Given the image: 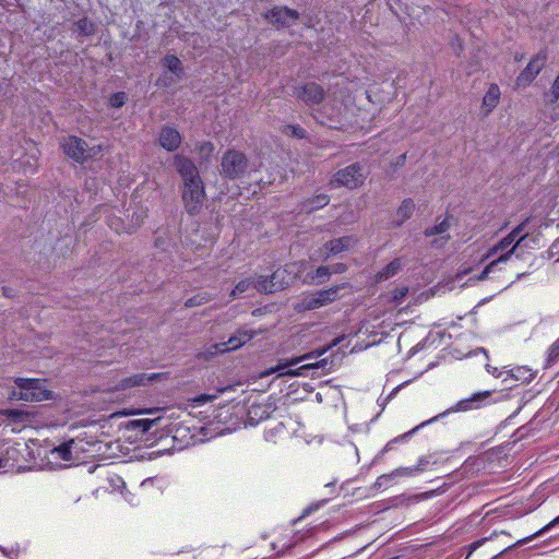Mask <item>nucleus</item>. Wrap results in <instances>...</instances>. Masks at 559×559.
<instances>
[{
    "instance_id": "412c9836",
    "label": "nucleus",
    "mask_w": 559,
    "mask_h": 559,
    "mask_svg": "<svg viewBox=\"0 0 559 559\" xmlns=\"http://www.w3.org/2000/svg\"><path fill=\"white\" fill-rule=\"evenodd\" d=\"M272 412L271 404H252L248 409V416L251 421L258 423L269 418Z\"/></svg>"
},
{
    "instance_id": "4c0bfd02",
    "label": "nucleus",
    "mask_w": 559,
    "mask_h": 559,
    "mask_svg": "<svg viewBox=\"0 0 559 559\" xmlns=\"http://www.w3.org/2000/svg\"><path fill=\"white\" fill-rule=\"evenodd\" d=\"M511 376L521 381H530L533 378V373L526 367H518L516 369L512 370Z\"/></svg>"
},
{
    "instance_id": "cd10ccee",
    "label": "nucleus",
    "mask_w": 559,
    "mask_h": 559,
    "mask_svg": "<svg viewBox=\"0 0 559 559\" xmlns=\"http://www.w3.org/2000/svg\"><path fill=\"white\" fill-rule=\"evenodd\" d=\"M548 102L551 104H556L554 108V114H551V119L557 120L559 118V74L555 79L549 93L547 94Z\"/></svg>"
},
{
    "instance_id": "6e6552de",
    "label": "nucleus",
    "mask_w": 559,
    "mask_h": 559,
    "mask_svg": "<svg viewBox=\"0 0 559 559\" xmlns=\"http://www.w3.org/2000/svg\"><path fill=\"white\" fill-rule=\"evenodd\" d=\"M293 96L305 105L311 107L320 104L324 99L325 93L321 85L311 82L295 86Z\"/></svg>"
},
{
    "instance_id": "052dcab7",
    "label": "nucleus",
    "mask_w": 559,
    "mask_h": 559,
    "mask_svg": "<svg viewBox=\"0 0 559 559\" xmlns=\"http://www.w3.org/2000/svg\"><path fill=\"white\" fill-rule=\"evenodd\" d=\"M406 158V155L404 154L402 157H401V160H404Z\"/></svg>"
},
{
    "instance_id": "3c124183",
    "label": "nucleus",
    "mask_w": 559,
    "mask_h": 559,
    "mask_svg": "<svg viewBox=\"0 0 559 559\" xmlns=\"http://www.w3.org/2000/svg\"><path fill=\"white\" fill-rule=\"evenodd\" d=\"M500 250L498 249L497 245L493 246L492 248H490L488 250V252L486 253V255L481 259V262H484L485 260L493 257L495 254H497Z\"/></svg>"
},
{
    "instance_id": "603ef678",
    "label": "nucleus",
    "mask_w": 559,
    "mask_h": 559,
    "mask_svg": "<svg viewBox=\"0 0 559 559\" xmlns=\"http://www.w3.org/2000/svg\"><path fill=\"white\" fill-rule=\"evenodd\" d=\"M215 397H216V395L202 394L199 397H197L195 401L200 402V403H205V402L213 401Z\"/></svg>"
},
{
    "instance_id": "7c9ffc66",
    "label": "nucleus",
    "mask_w": 559,
    "mask_h": 559,
    "mask_svg": "<svg viewBox=\"0 0 559 559\" xmlns=\"http://www.w3.org/2000/svg\"><path fill=\"white\" fill-rule=\"evenodd\" d=\"M336 344H337V341L335 340L328 347H324V348H321V349H316V350H312V352L307 353L305 355H301V356H298V357H294L293 361L290 364H299V362L308 360V359L318 358V357L322 356L329 348H331L332 346H335Z\"/></svg>"
},
{
    "instance_id": "39448f33",
    "label": "nucleus",
    "mask_w": 559,
    "mask_h": 559,
    "mask_svg": "<svg viewBox=\"0 0 559 559\" xmlns=\"http://www.w3.org/2000/svg\"><path fill=\"white\" fill-rule=\"evenodd\" d=\"M295 275L288 267L277 269L273 272L270 280L264 276H258V292L272 294L277 290L285 289L290 285Z\"/></svg>"
},
{
    "instance_id": "b1692460",
    "label": "nucleus",
    "mask_w": 559,
    "mask_h": 559,
    "mask_svg": "<svg viewBox=\"0 0 559 559\" xmlns=\"http://www.w3.org/2000/svg\"><path fill=\"white\" fill-rule=\"evenodd\" d=\"M330 202V197L328 194H318L310 199H307L302 202L301 207L304 211L310 213L316 210L322 209L328 205Z\"/></svg>"
},
{
    "instance_id": "c85d7f7f",
    "label": "nucleus",
    "mask_w": 559,
    "mask_h": 559,
    "mask_svg": "<svg viewBox=\"0 0 559 559\" xmlns=\"http://www.w3.org/2000/svg\"><path fill=\"white\" fill-rule=\"evenodd\" d=\"M449 229H450V222H449V218L445 217L441 222L437 223L436 225L427 227L424 231V235L426 237H432L436 235L443 236V235H448L447 233Z\"/></svg>"
},
{
    "instance_id": "5701e85b",
    "label": "nucleus",
    "mask_w": 559,
    "mask_h": 559,
    "mask_svg": "<svg viewBox=\"0 0 559 559\" xmlns=\"http://www.w3.org/2000/svg\"><path fill=\"white\" fill-rule=\"evenodd\" d=\"M413 475H414V469L400 467L390 474H384V475L379 476L374 483V486L380 488L382 486H386L389 481H391L392 479H394L396 477H408V476H413Z\"/></svg>"
},
{
    "instance_id": "9b49d317",
    "label": "nucleus",
    "mask_w": 559,
    "mask_h": 559,
    "mask_svg": "<svg viewBox=\"0 0 559 559\" xmlns=\"http://www.w3.org/2000/svg\"><path fill=\"white\" fill-rule=\"evenodd\" d=\"M547 53L545 51H539L538 53H536L531 59L526 68L516 78V84L519 86L530 85L542 71V69L545 67Z\"/></svg>"
},
{
    "instance_id": "20e7f679",
    "label": "nucleus",
    "mask_w": 559,
    "mask_h": 559,
    "mask_svg": "<svg viewBox=\"0 0 559 559\" xmlns=\"http://www.w3.org/2000/svg\"><path fill=\"white\" fill-rule=\"evenodd\" d=\"M249 169L247 156L237 150H228L224 153L221 162V174L228 179H239Z\"/></svg>"
},
{
    "instance_id": "09e8293b",
    "label": "nucleus",
    "mask_w": 559,
    "mask_h": 559,
    "mask_svg": "<svg viewBox=\"0 0 559 559\" xmlns=\"http://www.w3.org/2000/svg\"><path fill=\"white\" fill-rule=\"evenodd\" d=\"M428 463H429V461L426 457H421L418 461V464L415 467H411V468L414 469V474L416 472H423V471H425Z\"/></svg>"
},
{
    "instance_id": "4468645a",
    "label": "nucleus",
    "mask_w": 559,
    "mask_h": 559,
    "mask_svg": "<svg viewBox=\"0 0 559 559\" xmlns=\"http://www.w3.org/2000/svg\"><path fill=\"white\" fill-rule=\"evenodd\" d=\"M158 143L166 151L174 152L181 143V135L175 128L163 127L159 132Z\"/></svg>"
},
{
    "instance_id": "6ab92c4d",
    "label": "nucleus",
    "mask_w": 559,
    "mask_h": 559,
    "mask_svg": "<svg viewBox=\"0 0 559 559\" xmlns=\"http://www.w3.org/2000/svg\"><path fill=\"white\" fill-rule=\"evenodd\" d=\"M491 395L490 391L475 393L472 397L460 401L454 407L455 412H466L478 408L479 405Z\"/></svg>"
},
{
    "instance_id": "13d9d810",
    "label": "nucleus",
    "mask_w": 559,
    "mask_h": 559,
    "mask_svg": "<svg viewBox=\"0 0 559 559\" xmlns=\"http://www.w3.org/2000/svg\"><path fill=\"white\" fill-rule=\"evenodd\" d=\"M3 462L4 460L0 457V468L4 466Z\"/></svg>"
},
{
    "instance_id": "393cba45",
    "label": "nucleus",
    "mask_w": 559,
    "mask_h": 559,
    "mask_svg": "<svg viewBox=\"0 0 559 559\" xmlns=\"http://www.w3.org/2000/svg\"><path fill=\"white\" fill-rule=\"evenodd\" d=\"M328 364L326 359H321L316 362H309L305 364L296 369H287L286 372H283L282 374H286L287 377H302L306 376V371L310 369H319L325 367Z\"/></svg>"
},
{
    "instance_id": "f257e3e1",
    "label": "nucleus",
    "mask_w": 559,
    "mask_h": 559,
    "mask_svg": "<svg viewBox=\"0 0 559 559\" xmlns=\"http://www.w3.org/2000/svg\"><path fill=\"white\" fill-rule=\"evenodd\" d=\"M59 145L64 155L79 164H84L103 152L102 144L90 146L86 141L75 135L62 136Z\"/></svg>"
},
{
    "instance_id": "bf43d9fd",
    "label": "nucleus",
    "mask_w": 559,
    "mask_h": 559,
    "mask_svg": "<svg viewBox=\"0 0 559 559\" xmlns=\"http://www.w3.org/2000/svg\"><path fill=\"white\" fill-rule=\"evenodd\" d=\"M406 158V155L404 154L402 157H401V160H404Z\"/></svg>"
},
{
    "instance_id": "c9c22d12",
    "label": "nucleus",
    "mask_w": 559,
    "mask_h": 559,
    "mask_svg": "<svg viewBox=\"0 0 559 559\" xmlns=\"http://www.w3.org/2000/svg\"><path fill=\"white\" fill-rule=\"evenodd\" d=\"M213 298L211 295L203 293V294H197L193 297L186 300L185 306L187 308L197 307L204 305L209 301H211Z\"/></svg>"
},
{
    "instance_id": "de8ad7c7",
    "label": "nucleus",
    "mask_w": 559,
    "mask_h": 559,
    "mask_svg": "<svg viewBox=\"0 0 559 559\" xmlns=\"http://www.w3.org/2000/svg\"><path fill=\"white\" fill-rule=\"evenodd\" d=\"M528 219L524 221L523 223H521L520 225H518L514 229H512L511 233H509V235L515 240L516 237L520 236V234L524 230L525 226H526V223H527Z\"/></svg>"
},
{
    "instance_id": "a19ab883",
    "label": "nucleus",
    "mask_w": 559,
    "mask_h": 559,
    "mask_svg": "<svg viewBox=\"0 0 559 559\" xmlns=\"http://www.w3.org/2000/svg\"><path fill=\"white\" fill-rule=\"evenodd\" d=\"M559 359V338L551 345L548 352L547 365L550 366Z\"/></svg>"
},
{
    "instance_id": "423d86ee",
    "label": "nucleus",
    "mask_w": 559,
    "mask_h": 559,
    "mask_svg": "<svg viewBox=\"0 0 559 559\" xmlns=\"http://www.w3.org/2000/svg\"><path fill=\"white\" fill-rule=\"evenodd\" d=\"M366 176L362 173V167L359 164H352L343 169L336 171L330 181L331 187H346L348 189H356L362 186Z\"/></svg>"
},
{
    "instance_id": "c03bdc74",
    "label": "nucleus",
    "mask_w": 559,
    "mask_h": 559,
    "mask_svg": "<svg viewBox=\"0 0 559 559\" xmlns=\"http://www.w3.org/2000/svg\"><path fill=\"white\" fill-rule=\"evenodd\" d=\"M450 238V235L440 236L439 238L433 239L430 246L435 249H441L449 242Z\"/></svg>"
},
{
    "instance_id": "864d4df0",
    "label": "nucleus",
    "mask_w": 559,
    "mask_h": 559,
    "mask_svg": "<svg viewBox=\"0 0 559 559\" xmlns=\"http://www.w3.org/2000/svg\"><path fill=\"white\" fill-rule=\"evenodd\" d=\"M416 429H418V427L414 428L413 430L408 431L407 433H404L401 437H399V438L394 439L393 441L389 442L386 444V447H385V450L390 449L391 443L396 442V441H399L401 439H405L407 436L412 435Z\"/></svg>"
},
{
    "instance_id": "a878e982",
    "label": "nucleus",
    "mask_w": 559,
    "mask_h": 559,
    "mask_svg": "<svg viewBox=\"0 0 559 559\" xmlns=\"http://www.w3.org/2000/svg\"><path fill=\"white\" fill-rule=\"evenodd\" d=\"M402 269L401 259H395L391 261L385 267H383L377 275L376 278L378 282L386 281L397 274V272Z\"/></svg>"
},
{
    "instance_id": "a211bd4d",
    "label": "nucleus",
    "mask_w": 559,
    "mask_h": 559,
    "mask_svg": "<svg viewBox=\"0 0 559 559\" xmlns=\"http://www.w3.org/2000/svg\"><path fill=\"white\" fill-rule=\"evenodd\" d=\"M500 102V90L497 84H490L486 94L483 97L481 110L485 116H488Z\"/></svg>"
},
{
    "instance_id": "2eb2a0df",
    "label": "nucleus",
    "mask_w": 559,
    "mask_h": 559,
    "mask_svg": "<svg viewBox=\"0 0 559 559\" xmlns=\"http://www.w3.org/2000/svg\"><path fill=\"white\" fill-rule=\"evenodd\" d=\"M317 119L322 123L333 129H342L345 124L343 123V114L341 107L324 108L319 112Z\"/></svg>"
},
{
    "instance_id": "58836bf2",
    "label": "nucleus",
    "mask_w": 559,
    "mask_h": 559,
    "mask_svg": "<svg viewBox=\"0 0 559 559\" xmlns=\"http://www.w3.org/2000/svg\"><path fill=\"white\" fill-rule=\"evenodd\" d=\"M407 294H408L407 286L397 287L392 292L391 301L396 305H400L404 300V298L407 296Z\"/></svg>"
},
{
    "instance_id": "e2e57ef3",
    "label": "nucleus",
    "mask_w": 559,
    "mask_h": 559,
    "mask_svg": "<svg viewBox=\"0 0 559 559\" xmlns=\"http://www.w3.org/2000/svg\"><path fill=\"white\" fill-rule=\"evenodd\" d=\"M557 261H559V257L557 258Z\"/></svg>"
},
{
    "instance_id": "4be33fe9",
    "label": "nucleus",
    "mask_w": 559,
    "mask_h": 559,
    "mask_svg": "<svg viewBox=\"0 0 559 559\" xmlns=\"http://www.w3.org/2000/svg\"><path fill=\"white\" fill-rule=\"evenodd\" d=\"M415 210V203L412 199H405L395 213V225L401 226L404 222L411 218Z\"/></svg>"
},
{
    "instance_id": "f3484780",
    "label": "nucleus",
    "mask_w": 559,
    "mask_h": 559,
    "mask_svg": "<svg viewBox=\"0 0 559 559\" xmlns=\"http://www.w3.org/2000/svg\"><path fill=\"white\" fill-rule=\"evenodd\" d=\"M526 235H523V236H520L519 239L514 242V245L512 246V248L501 254L499 258H497L496 260L491 261L485 269L484 271L475 277V281H484L487 278L488 274L495 269L496 265H498L499 263H504L507 261H509V259L511 258V255L514 253L515 249L520 246V243L525 239Z\"/></svg>"
},
{
    "instance_id": "f704fd0d",
    "label": "nucleus",
    "mask_w": 559,
    "mask_h": 559,
    "mask_svg": "<svg viewBox=\"0 0 559 559\" xmlns=\"http://www.w3.org/2000/svg\"><path fill=\"white\" fill-rule=\"evenodd\" d=\"M72 443H73V440H71L68 443H62L61 445L56 447L51 451V454H57L58 457H60L63 461H70L72 459V453H71V444Z\"/></svg>"
},
{
    "instance_id": "79ce46f5",
    "label": "nucleus",
    "mask_w": 559,
    "mask_h": 559,
    "mask_svg": "<svg viewBox=\"0 0 559 559\" xmlns=\"http://www.w3.org/2000/svg\"><path fill=\"white\" fill-rule=\"evenodd\" d=\"M76 27L83 35H90L93 32V24L85 17L76 22Z\"/></svg>"
},
{
    "instance_id": "7ed1b4c3",
    "label": "nucleus",
    "mask_w": 559,
    "mask_h": 559,
    "mask_svg": "<svg viewBox=\"0 0 559 559\" xmlns=\"http://www.w3.org/2000/svg\"><path fill=\"white\" fill-rule=\"evenodd\" d=\"M14 382L19 391L12 392L13 399L26 402H41L52 397V392L46 388L45 380L16 378Z\"/></svg>"
},
{
    "instance_id": "ddd939ff",
    "label": "nucleus",
    "mask_w": 559,
    "mask_h": 559,
    "mask_svg": "<svg viewBox=\"0 0 559 559\" xmlns=\"http://www.w3.org/2000/svg\"><path fill=\"white\" fill-rule=\"evenodd\" d=\"M164 378V373H138L126 379H122L117 385L116 390H128L135 386H144L151 382L157 381Z\"/></svg>"
},
{
    "instance_id": "4d7b16f0",
    "label": "nucleus",
    "mask_w": 559,
    "mask_h": 559,
    "mask_svg": "<svg viewBox=\"0 0 559 559\" xmlns=\"http://www.w3.org/2000/svg\"><path fill=\"white\" fill-rule=\"evenodd\" d=\"M557 523H559V515H558V516H557L552 522H550V523L548 524V526H554V525H556Z\"/></svg>"
},
{
    "instance_id": "e433bc0d",
    "label": "nucleus",
    "mask_w": 559,
    "mask_h": 559,
    "mask_svg": "<svg viewBox=\"0 0 559 559\" xmlns=\"http://www.w3.org/2000/svg\"><path fill=\"white\" fill-rule=\"evenodd\" d=\"M311 280H318V284H322L328 281V278L331 276V269L325 265H321L317 267L314 273L312 275L309 274Z\"/></svg>"
},
{
    "instance_id": "f03ea898",
    "label": "nucleus",
    "mask_w": 559,
    "mask_h": 559,
    "mask_svg": "<svg viewBox=\"0 0 559 559\" xmlns=\"http://www.w3.org/2000/svg\"><path fill=\"white\" fill-rule=\"evenodd\" d=\"M349 285L343 283L341 285L332 286L328 289L318 290L313 294H305L294 308L296 311H309L325 307L341 298L340 292L348 288Z\"/></svg>"
},
{
    "instance_id": "dca6fc26",
    "label": "nucleus",
    "mask_w": 559,
    "mask_h": 559,
    "mask_svg": "<svg viewBox=\"0 0 559 559\" xmlns=\"http://www.w3.org/2000/svg\"><path fill=\"white\" fill-rule=\"evenodd\" d=\"M252 337L253 334L248 331H238L233 336H230L227 342L215 345V348L221 353L235 350L239 348L241 345L246 344Z\"/></svg>"
},
{
    "instance_id": "473e14b6",
    "label": "nucleus",
    "mask_w": 559,
    "mask_h": 559,
    "mask_svg": "<svg viewBox=\"0 0 559 559\" xmlns=\"http://www.w3.org/2000/svg\"><path fill=\"white\" fill-rule=\"evenodd\" d=\"M0 414L13 421L24 423L28 419V413L19 409H2Z\"/></svg>"
},
{
    "instance_id": "5fc2aeb1",
    "label": "nucleus",
    "mask_w": 559,
    "mask_h": 559,
    "mask_svg": "<svg viewBox=\"0 0 559 559\" xmlns=\"http://www.w3.org/2000/svg\"><path fill=\"white\" fill-rule=\"evenodd\" d=\"M558 253H559V241H556V242H554V243H552V246L550 247V249H549V254H550L551 257H555V255H556V254H558Z\"/></svg>"
},
{
    "instance_id": "ea45409f",
    "label": "nucleus",
    "mask_w": 559,
    "mask_h": 559,
    "mask_svg": "<svg viewBox=\"0 0 559 559\" xmlns=\"http://www.w3.org/2000/svg\"><path fill=\"white\" fill-rule=\"evenodd\" d=\"M283 132L287 135H292L298 139L306 138V130L304 128H300L298 126H286L283 130Z\"/></svg>"
},
{
    "instance_id": "72a5a7b5",
    "label": "nucleus",
    "mask_w": 559,
    "mask_h": 559,
    "mask_svg": "<svg viewBox=\"0 0 559 559\" xmlns=\"http://www.w3.org/2000/svg\"><path fill=\"white\" fill-rule=\"evenodd\" d=\"M158 419H136L129 423V427L132 429H139L141 432L148 431Z\"/></svg>"
},
{
    "instance_id": "6e6d98bb",
    "label": "nucleus",
    "mask_w": 559,
    "mask_h": 559,
    "mask_svg": "<svg viewBox=\"0 0 559 559\" xmlns=\"http://www.w3.org/2000/svg\"><path fill=\"white\" fill-rule=\"evenodd\" d=\"M487 371L493 376H496V372H497V368L496 367H491L489 365H487Z\"/></svg>"
},
{
    "instance_id": "0eeeda50",
    "label": "nucleus",
    "mask_w": 559,
    "mask_h": 559,
    "mask_svg": "<svg viewBox=\"0 0 559 559\" xmlns=\"http://www.w3.org/2000/svg\"><path fill=\"white\" fill-rule=\"evenodd\" d=\"M205 200L202 181L183 185L182 201L188 213H199Z\"/></svg>"
},
{
    "instance_id": "bb28decb",
    "label": "nucleus",
    "mask_w": 559,
    "mask_h": 559,
    "mask_svg": "<svg viewBox=\"0 0 559 559\" xmlns=\"http://www.w3.org/2000/svg\"><path fill=\"white\" fill-rule=\"evenodd\" d=\"M162 63L165 68H167L171 73H174L178 79L181 78L183 73V68L180 59L175 55H167L163 58Z\"/></svg>"
},
{
    "instance_id": "1a4fd4ad",
    "label": "nucleus",
    "mask_w": 559,
    "mask_h": 559,
    "mask_svg": "<svg viewBox=\"0 0 559 559\" xmlns=\"http://www.w3.org/2000/svg\"><path fill=\"white\" fill-rule=\"evenodd\" d=\"M357 242L353 236H343L325 242L317 252L318 258L326 261L330 258L337 255L342 252L348 251Z\"/></svg>"
},
{
    "instance_id": "8fccbe9b",
    "label": "nucleus",
    "mask_w": 559,
    "mask_h": 559,
    "mask_svg": "<svg viewBox=\"0 0 559 559\" xmlns=\"http://www.w3.org/2000/svg\"><path fill=\"white\" fill-rule=\"evenodd\" d=\"M472 272V267L462 265L460 270L457 271L455 277L457 280L462 278L464 275H467Z\"/></svg>"
},
{
    "instance_id": "680f3d73",
    "label": "nucleus",
    "mask_w": 559,
    "mask_h": 559,
    "mask_svg": "<svg viewBox=\"0 0 559 559\" xmlns=\"http://www.w3.org/2000/svg\"><path fill=\"white\" fill-rule=\"evenodd\" d=\"M550 526H546L545 528H542V532H545V530L549 528Z\"/></svg>"
},
{
    "instance_id": "f8f14e48",
    "label": "nucleus",
    "mask_w": 559,
    "mask_h": 559,
    "mask_svg": "<svg viewBox=\"0 0 559 559\" xmlns=\"http://www.w3.org/2000/svg\"><path fill=\"white\" fill-rule=\"evenodd\" d=\"M175 166L182 177L183 185L202 181L198 168L189 158L177 155L175 157Z\"/></svg>"
},
{
    "instance_id": "c756f323",
    "label": "nucleus",
    "mask_w": 559,
    "mask_h": 559,
    "mask_svg": "<svg viewBox=\"0 0 559 559\" xmlns=\"http://www.w3.org/2000/svg\"><path fill=\"white\" fill-rule=\"evenodd\" d=\"M292 361H293V358H290V359H281L275 367H272V368L263 371L260 374V378H264V377L271 376V374H273L275 372L278 373V377H283L284 374H282V373L287 371L286 370L287 367H292V366H296L297 365V364H290Z\"/></svg>"
},
{
    "instance_id": "49530a36",
    "label": "nucleus",
    "mask_w": 559,
    "mask_h": 559,
    "mask_svg": "<svg viewBox=\"0 0 559 559\" xmlns=\"http://www.w3.org/2000/svg\"><path fill=\"white\" fill-rule=\"evenodd\" d=\"M329 267L331 269V275L332 274H341L347 270V266L344 263H335Z\"/></svg>"
},
{
    "instance_id": "37998d69",
    "label": "nucleus",
    "mask_w": 559,
    "mask_h": 559,
    "mask_svg": "<svg viewBox=\"0 0 559 559\" xmlns=\"http://www.w3.org/2000/svg\"><path fill=\"white\" fill-rule=\"evenodd\" d=\"M124 103H126V94L122 92L115 93L110 97V105L112 107L119 108V107L123 106Z\"/></svg>"
},
{
    "instance_id": "2f4dec72",
    "label": "nucleus",
    "mask_w": 559,
    "mask_h": 559,
    "mask_svg": "<svg viewBox=\"0 0 559 559\" xmlns=\"http://www.w3.org/2000/svg\"><path fill=\"white\" fill-rule=\"evenodd\" d=\"M197 151L201 162H209L214 152V145L211 142H202L198 144Z\"/></svg>"
},
{
    "instance_id": "aec40b11",
    "label": "nucleus",
    "mask_w": 559,
    "mask_h": 559,
    "mask_svg": "<svg viewBox=\"0 0 559 559\" xmlns=\"http://www.w3.org/2000/svg\"><path fill=\"white\" fill-rule=\"evenodd\" d=\"M253 289L258 290V277L245 278L235 286L229 296L231 299L240 298Z\"/></svg>"
},
{
    "instance_id": "a18cd8bd",
    "label": "nucleus",
    "mask_w": 559,
    "mask_h": 559,
    "mask_svg": "<svg viewBox=\"0 0 559 559\" xmlns=\"http://www.w3.org/2000/svg\"><path fill=\"white\" fill-rule=\"evenodd\" d=\"M515 240L508 234L504 238H502L498 243L497 247L500 251L506 250L509 248Z\"/></svg>"
},
{
    "instance_id": "9d476101",
    "label": "nucleus",
    "mask_w": 559,
    "mask_h": 559,
    "mask_svg": "<svg viewBox=\"0 0 559 559\" xmlns=\"http://www.w3.org/2000/svg\"><path fill=\"white\" fill-rule=\"evenodd\" d=\"M264 17L276 27H289L299 20V13L287 7H274L269 10Z\"/></svg>"
}]
</instances>
